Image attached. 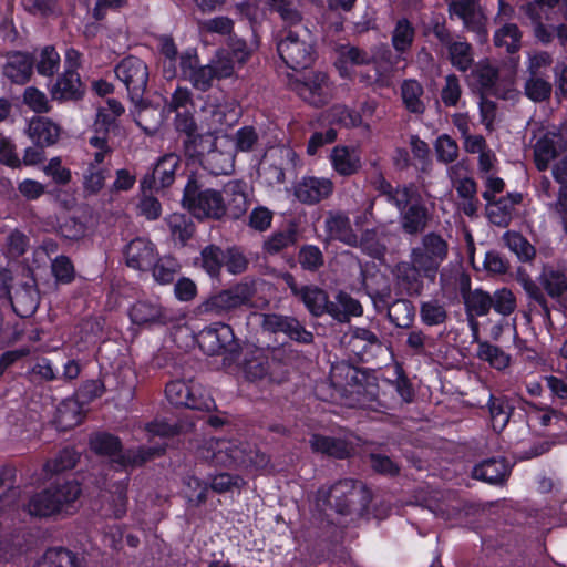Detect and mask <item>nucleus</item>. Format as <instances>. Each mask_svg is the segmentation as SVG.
<instances>
[{
    "mask_svg": "<svg viewBox=\"0 0 567 567\" xmlns=\"http://www.w3.org/2000/svg\"><path fill=\"white\" fill-rule=\"evenodd\" d=\"M506 246L514 252L520 260H530L535 255L534 247L517 233H506L504 235Z\"/></svg>",
    "mask_w": 567,
    "mask_h": 567,
    "instance_id": "54",
    "label": "nucleus"
},
{
    "mask_svg": "<svg viewBox=\"0 0 567 567\" xmlns=\"http://www.w3.org/2000/svg\"><path fill=\"white\" fill-rule=\"evenodd\" d=\"M269 361L262 349H255L250 354H246L243 372L248 381H258L267 378Z\"/></svg>",
    "mask_w": 567,
    "mask_h": 567,
    "instance_id": "37",
    "label": "nucleus"
},
{
    "mask_svg": "<svg viewBox=\"0 0 567 567\" xmlns=\"http://www.w3.org/2000/svg\"><path fill=\"white\" fill-rule=\"evenodd\" d=\"M61 126L45 116H33L28 124L27 134L40 147L55 144L61 135Z\"/></svg>",
    "mask_w": 567,
    "mask_h": 567,
    "instance_id": "24",
    "label": "nucleus"
},
{
    "mask_svg": "<svg viewBox=\"0 0 567 567\" xmlns=\"http://www.w3.org/2000/svg\"><path fill=\"white\" fill-rule=\"evenodd\" d=\"M204 122L209 134H218L225 127L237 122L238 112L233 103L218 99H208L202 109Z\"/></svg>",
    "mask_w": 567,
    "mask_h": 567,
    "instance_id": "16",
    "label": "nucleus"
},
{
    "mask_svg": "<svg viewBox=\"0 0 567 567\" xmlns=\"http://www.w3.org/2000/svg\"><path fill=\"white\" fill-rule=\"evenodd\" d=\"M326 229L329 236L338 239L349 246H357L359 243L358 236L350 225L349 218L343 214H334L326 219Z\"/></svg>",
    "mask_w": 567,
    "mask_h": 567,
    "instance_id": "35",
    "label": "nucleus"
},
{
    "mask_svg": "<svg viewBox=\"0 0 567 567\" xmlns=\"http://www.w3.org/2000/svg\"><path fill=\"white\" fill-rule=\"evenodd\" d=\"M362 307L360 302L344 292H340L336 297V301L331 302L330 316L340 322H344L350 316H361Z\"/></svg>",
    "mask_w": 567,
    "mask_h": 567,
    "instance_id": "41",
    "label": "nucleus"
},
{
    "mask_svg": "<svg viewBox=\"0 0 567 567\" xmlns=\"http://www.w3.org/2000/svg\"><path fill=\"white\" fill-rule=\"evenodd\" d=\"M75 556L62 548H52L44 553L35 567H76Z\"/></svg>",
    "mask_w": 567,
    "mask_h": 567,
    "instance_id": "50",
    "label": "nucleus"
},
{
    "mask_svg": "<svg viewBox=\"0 0 567 567\" xmlns=\"http://www.w3.org/2000/svg\"><path fill=\"white\" fill-rule=\"evenodd\" d=\"M332 192L333 183L326 177L306 176L295 186L296 197L307 205H313L328 198Z\"/></svg>",
    "mask_w": 567,
    "mask_h": 567,
    "instance_id": "22",
    "label": "nucleus"
},
{
    "mask_svg": "<svg viewBox=\"0 0 567 567\" xmlns=\"http://www.w3.org/2000/svg\"><path fill=\"white\" fill-rule=\"evenodd\" d=\"M179 69L183 78L189 81L193 86L200 91H207L216 79L210 64L199 65L195 49L185 50L178 58Z\"/></svg>",
    "mask_w": 567,
    "mask_h": 567,
    "instance_id": "18",
    "label": "nucleus"
},
{
    "mask_svg": "<svg viewBox=\"0 0 567 567\" xmlns=\"http://www.w3.org/2000/svg\"><path fill=\"white\" fill-rule=\"evenodd\" d=\"M124 106L117 100H106L105 105L97 109L94 132L99 130L100 134L105 132V136H107L109 128L115 123L116 118L124 113Z\"/></svg>",
    "mask_w": 567,
    "mask_h": 567,
    "instance_id": "39",
    "label": "nucleus"
},
{
    "mask_svg": "<svg viewBox=\"0 0 567 567\" xmlns=\"http://www.w3.org/2000/svg\"><path fill=\"white\" fill-rule=\"evenodd\" d=\"M357 484L352 480H343L330 487L326 502L340 514H347L358 496Z\"/></svg>",
    "mask_w": 567,
    "mask_h": 567,
    "instance_id": "26",
    "label": "nucleus"
},
{
    "mask_svg": "<svg viewBox=\"0 0 567 567\" xmlns=\"http://www.w3.org/2000/svg\"><path fill=\"white\" fill-rule=\"evenodd\" d=\"M261 317V326L269 332H282L299 343L308 344L313 341L312 332L306 330L296 318L276 313L262 315Z\"/></svg>",
    "mask_w": 567,
    "mask_h": 567,
    "instance_id": "21",
    "label": "nucleus"
},
{
    "mask_svg": "<svg viewBox=\"0 0 567 567\" xmlns=\"http://www.w3.org/2000/svg\"><path fill=\"white\" fill-rule=\"evenodd\" d=\"M254 295V285L243 281L212 295L198 306L197 310L202 315L225 316L239 308L250 307Z\"/></svg>",
    "mask_w": 567,
    "mask_h": 567,
    "instance_id": "4",
    "label": "nucleus"
},
{
    "mask_svg": "<svg viewBox=\"0 0 567 567\" xmlns=\"http://www.w3.org/2000/svg\"><path fill=\"white\" fill-rule=\"evenodd\" d=\"M81 80L73 70H65L50 89L53 100L65 101L78 99L81 94Z\"/></svg>",
    "mask_w": 567,
    "mask_h": 567,
    "instance_id": "33",
    "label": "nucleus"
},
{
    "mask_svg": "<svg viewBox=\"0 0 567 567\" xmlns=\"http://www.w3.org/2000/svg\"><path fill=\"white\" fill-rule=\"evenodd\" d=\"M492 308L502 316H509L516 309V298L507 288L497 289L492 296Z\"/></svg>",
    "mask_w": 567,
    "mask_h": 567,
    "instance_id": "58",
    "label": "nucleus"
},
{
    "mask_svg": "<svg viewBox=\"0 0 567 567\" xmlns=\"http://www.w3.org/2000/svg\"><path fill=\"white\" fill-rule=\"evenodd\" d=\"M290 87L305 102L313 106L324 105L332 97L331 83L327 74L319 71H311L301 76L291 79Z\"/></svg>",
    "mask_w": 567,
    "mask_h": 567,
    "instance_id": "9",
    "label": "nucleus"
},
{
    "mask_svg": "<svg viewBox=\"0 0 567 567\" xmlns=\"http://www.w3.org/2000/svg\"><path fill=\"white\" fill-rule=\"evenodd\" d=\"M509 468L503 458L486 460L473 468V476L489 484L503 483Z\"/></svg>",
    "mask_w": 567,
    "mask_h": 567,
    "instance_id": "34",
    "label": "nucleus"
},
{
    "mask_svg": "<svg viewBox=\"0 0 567 567\" xmlns=\"http://www.w3.org/2000/svg\"><path fill=\"white\" fill-rule=\"evenodd\" d=\"M117 79L126 86L132 100L141 97L148 81L147 65L138 58L128 56L115 68Z\"/></svg>",
    "mask_w": 567,
    "mask_h": 567,
    "instance_id": "13",
    "label": "nucleus"
},
{
    "mask_svg": "<svg viewBox=\"0 0 567 567\" xmlns=\"http://www.w3.org/2000/svg\"><path fill=\"white\" fill-rule=\"evenodd\" d=\"M395 274L398 278L405 282L409 288H416L420 284L421 277L423 275V270L412 261L410 258V262L403 261L396 265Z\"/></svg>",
    "mask_w": 567,
    "mask_h": 567,
    "instance_id": "62",
    "label": "nucleus"
},
{
    "mask_svg": "<svg viewBox=\"0 0 567 567\" xmlns=\"http://www.w3.org/2000/svg\"><path fill=\"white\" fill-rule=\"evenodd\" d=\"M423 87L416 80H405L401 85V96L405 107L412 113H423Z\"/></svg>",
    "mask_w": 567,
    "mask_h": 567,
    "instance_id": "43",
    "label": "nucleus"
},
{
    "mask_svg": "<svg viewBox=\"0 0 567 567\" xmlns=\"http://www.w3.org/2000/svg\"><path fill=\"white\" fill-rule=\"evenodd\" d=\"M375 60L374 55L355 47H341L336 61V66L342 78L352 75V68L355 65L369 64Z\"/></svg>",
    "mask_w": 567,
    "mask_h": 567,
    "instance_id": "32",
    "label": "nucleus"
},
{
    "mask_svg": "<svg viewBox=\"0 0 567 567\" xmlns=\"http://www.w3.org/2000/svg\"><path fill=\"white\" fill-rule=\"evenodd\" d=\"M567 147V127L545 132L535 143L534 159L538 171H546L550 162Z\"/></svg>",
    "mask_w": 567,
    "mask_h": 567,
    "instance_id": "12",
    "label": "nucleus"
},
{
    "mask_svg": "<svg viewBox=\"0 0 567 567\" xmlns=\"http://www.w3.org/2000/svg\"><path fill=\"white\" fill-rule=\"evenodd\" d=\"M179 166V157L169 153L164 155L158 159L156 165L153 168L152 181L144 178L142 181L143 187H152V186H161L166 187L169 186L175 178V173L177 167Z\"/></svg>",
    "mask_w": 567,
    "mask_h": 567,
    "instance_id": "27",
    "label": "nucleus"
},
{
    "mask_svg": "<svg viewBox=\"0 0 567 567\" xmlns=\"http://www.w3.org/2000/svg\"><path fill=\"white\" fill-rule=\"evenodd\" d=\"M447 256V244L437 234L429 233L422 237L419 246L412 248L410 258L422 270L424 277L434 279L441 264Z\"/></svg>",
    "mask_w": 567,
    "mask_h": 567,
    "instance_id": "8",
    "label": "nucleus"
},
{
    "mask_svg": "<svg viewBox=\"0 0 567 567\" xmlns=\"http://www.w3.org/2000/svg\"><path fill=\"white\" fill-rule=\"evenodd\" d=\"M90 446L95 453L110 456L113 462L122 467H126L127 465H141L162 452L161 447H154L147 450L141 449L137 453L127 451L125 454H122L118 439L106 433L92 435Z\"/></svg>",
    "mask_w": 567,
    "mask_h": 567,
    "instance_id": "7",
    "label": "nucleus"
},
{
    "mask_svg": "<svg viewBox=\"0 0 567 567\" xmlns=\"http://www.w3.org/2000/svg\"><path fill=\"white\" fill-rule=\"evenodd\" d=\"M522 32L514 23H504L494 33V44L507 52H516L520 48Z\"/></svg>",
    "mask_w": 567,
    "mask_h": 567,
    "instance_id": "44",
    "label": "nucleus"
},
{
    "mask_svg": "<svg viewBox=\"0 0 567 567\" xmlns=\"http://www.w3.org/2000/svg\"><path fill=\"white\" fill-rule=\"evenodd\" d=\"M166 220L172 235L181 243H185L193 235V224L185 215L172 214Z\"/></svg>",
    "mask_w": 567,
    "mask_h": 567,
    "instance_id": "57",
    "label": "nucleus"
},
{
    "mask_svg": "<svg viewBox=\"0 0 567 567\" xmlns=\"http://www.w3.org/2000/svg\"><path fill=\"white\" fill-rule=\"evenodd\" d=\"M80 494L79 483L66 481L52 488L33 494L24 504V507L30 515L39 517H49L62 513L69 514Z\"/></svg>",
    "mask_w": 567,
    "mask_h": 567,
    "instance_id": "3",
    "label": "nucleus"
},
{
    "mask_svg": "<svg viewBox=\"0 0 567 567\" xmlns=\"http://www.w3.org/2000/svg\"><path fill=\"white\" fill-rule=\"evenodd\" d=\"M539 282L551 298H559L567 291V275L560 270L545 268Z\"/></svg>",
    "mask_w": 567,
    "mask_h": 567,
    "instance_id": "42",
    "label": "nucleus"
},
{
    "mask_svg": "<svg viewBox=\"0 0 567 567\" xmlns=\"http://www.w3.org/2000/svg\"><path fill=\"white\" fill-rule=\"evenodd\" d=\"M434 147L437 159L445 164L452 163L457 158V143L446 134L437 137Z\"/></svg>",
    "mask_w": 567,
    "mask_h": 567,
    "instance_id": "64",
    "label": "nucleus"
},
{
    "mask_svg": "<svg viewBox=\"0 0 567 567\" xmlns=\"http://www.w3.org/2000/svg\"><path fill=\"white\" fill-rule=\"evenodd\" d=\"M329 118L331 123L339 124L344 127H358L363 125L361 114L342 104L333 105L329 110ZM364 127L369 128V125L364 124Z\"/></svg>",
    "mask_w": 567,
    "mask_h": 567,
    "instance_id": "47",
    "label": "nucleus"
},
{
    "mask_svg": "<svg viewBox=\"0 0 567 567\" xmlns=\"http://www.w3.org/2000/svg\"><path fill=\"white\" fill-rule=\"evenodd\" d=\"M198 344L207 354H218L221 351L233 353L237 350L233 329L225 323H215L198 333Z\"/></svg>",
    "mask_w": 567,
    "mask_h": 567,
    "instance_id": "15",
    "label": "nucleus"
},
{
    "mask_svg": "<svg viewBox=\"0 0 567 567\" xmlns=\"http://www.w3.org/2000/svg\"><path fill=\"white\" fill-rule=\"evenodd\" d=\"M476 355L480 360L488 362V364L497 370H503L509 365L511 357L501 348L489 342H478Z\"/></svg>",
    "mask_w": 567,
    "mask_h": 567,
    "instance_id": "45",
    "label": "nucleus"
},
{
    "mask_svg": "<svg viewBox=\"0 0 567 567\" xmlns=\"http://www.w3.org/2000/svg\"><path fill=\"white\" fill-rule=\"evenodd\" d=\"M559 4L558 0H533L520 7V10L530 20L534 37L543 44H549L554 40V32L543 22L540 9H551Z\"/></svg>",
    "mask_w": 567,
    "mask_h": 567,
    "instance_id": "23",
    "label": "nucleus"
},
{
    "mask_svg": "<svg viewBox=\"0 0 567 567\" xmlns=\"http://www.w3.org/2000/svg\"><path fill=\"white\" fill-rule=\"evenodd\" d=\"M414 28L406 19H400L392 31V45L395 51L404 53L414 39Z\"/></svg>",
    "mask_w": 567,
    "mask_h": 567,
    "instance_id": "49",
    "label": "nucleus"
},
{
    "mask_svg": "<svg viewBox=\"0 0 567 567\" xmlns=\"http://www.w3.org/2000/svg\"><path fill=\"white\" fill-rule=\"evenodd\" d=\"M297 161V154L291 147H271L260 163V177L268 185L281 184L285 181V171L293 168Z\"/></svg>",
    "mask_w": 567,
    "mask_h": 567,
    "instance_id": "11",
    "label": "nucleus"
},
{
    "mask_svg": "<svg viewBox=\"0 0 567 567\" xmlns=\"http://www.w3.org/2000/svg\"><path fill=\"white\" fill-rule=\"evenodd\" d=\"M330 161L333 169L342 176L352 175L361 167L360 154L355 147L341 145L333 147Z\"/></svg>",
    "mask_w": 567,
    "mask_h": 567,
    "instance_id": "29",
    "label": "nucleus"
},
{
    "mask_svg": "<svg viewBox=\"0 0 567 567\" xmlns=\"http://www.w3.org/2000/svg\"><path fill=\"white\" fill-rule=\"evenodd\" d=\"M313 452L326 454L337 458L348 457L353 452L351 442L343 439L315 434L310 439Z\"/></svg>",
    "mask_w": 567,
    "mask_h": 567,
    "instance_id": "30",
    "label": "nucleus"
},
{
    "mask_svg": "<svg viewBox=\"0 0 567 567\" xmlns=\"http://www.w3.org/2000/svg\"><path fill=\"white\" fill-rule=\"evenodd\" d=\"M183 206L198 219H218L226 213V204L221 194L214 189L199 192L195 182H189L186 185Z\"/></svg>",
    "mask_w": 567,
    "mask_h": 567,
    "instance_id": "6",
    "label": "nucleus"
},
{
    "mask_svg": "<svg viewBox=\"0 0 567 567\" xmlns=\"http://www.w3.org/2000/svg\"><path fill=\"white\" fill-rule=\"evenodd\" d=\"M246 185L241 181H230L224 187V193L228 198L226 210L235 218L240 217L248 208Z\"/></svg>",
    "mask_w": 567,
    "mask_h": 567,
    "instance_id": "38",
    "label": "nucleus"
},
{
    "mask_svg": "<svg viewBox=\"0 0 567 567\" xmlns=\"http://www.w3.org/2000/svg\"><path fill=\"white\" fill-rule=\"evenodd\" d=\"M22 97L23 103L35 113H47L51 109L45 93L34 86L27 87Z\"/></svg>",
    "mask_w": 567,
    "mask_h": 567,
    "instance_id": "61",
    "label": "nucleus"
},
{
    "mask_svg": "<svg viewBox=\"0 0 567 567\" xmlns=\"http://www.w3.org/2000/svg\"><path fill=\"white\" fill-rule=\"evenodd\" d=\"M165 393L167 400L174 405L205 411L215 408L213 398L199 384L192 381H172L166 385Z\"/></svg>",
    "mask_w": 567,
    "mask_h": 567,
    "instance_id": "10",
    "label": "nucleus"
},
{
    "mask_svg": "<svg viewBox=\"0 0 567 567\" xmlns=\"http://www.w3.org/2000/svg\"><path fill=\"white\" fill-rule=\"evenodd\" d=\"M131 321L140 327L164 326L173 321L171 311L157 299H140L128 311Z\"/></svg>",
    "mask_w": 567,
    "mask_h": 567,
    "instance_id": "17",
    "label": "nucleus"
},
{
    "mask_svg": "<svg viewBox=\"0 0 567 567\" xmlns=\"http://www.w3.org/2000/svg\"><path fill=\"white\" fill-rule=\"evenodd\" d=\"M158 51L163 66V74L166 79H174L177 75V48L171 37L158 38Z\"/></svg>",
    "mask_w": 567,
    "mask_h": 567,
    "instance_id": "40",
    "label": "nucleus"
},
{
    "mask_svg": "<svg viewBox=\"0 0 567 567\" xmlns=\"http://www.w3.org/2000/svg\"><path fill=\"white\" fill-rule=\"evenodd\" d=\"M156 255L154 245L148 239L138 237L126 246V265L137 270H146L156 260Z\"/></svg>",
    "mask_w": 567,
    "mask_h": 567,
    "instance_id": "25",
    "label": "nucleus"
},
{
    "mask_svg": "<svg viewBox=\"0 0 567 567\" xmlns=\"http://www.w3.org/2000/svg\"><path fill=\"white\" fill-rule=\"evenodd\" d=\"M465 169L462 163H457L449 168V175L451 179L455 183V188L460 197L463 199L474 198L476 197V184L472 178L464 177L458 178L460 171Z\"/></svg>",
    "mask_w": 567,
    "mask_h": 567,
    "instance_id": "55",
    "label": "nucleus"
},
{
    "mask_svg": "<svg viewBox=\"0 0 567 567\" xmlns=\"http://www.w3.org/2000/svg\"><path fill=\"white\" fill-rule=\"evenodd\" d=\"M33 70V59L22 52H14L8 56L3 66V74L17 84L29 81Z\"/></svg>",
    "mask_w": 567,
    "mask_h": 567,
    "instance_id": "31",
    "label": "nucleus"
},
{
    "mask_svg": "<svg viewBox=\"0 0 567 567\" xmlns=\"http://www.w3.org/2000/svg\"><path fill=\"white\" fill-rule=\"evenodd\" d=\"M450 59L457 70L464 72L473 64L471 45L467 42L456 41L449 47Z\"/></svg>",
    "mask_w": 567,
    "mask_h": 567,
    "instance_id": "52",
    "label": "nucleus"
},
{
    "mask_svg": "<svg viewBox=\"0 0 567 567\" xmlns=\"http://www.w3.org/2000/svg\"><path fill=\"white\" fill-rule=\"evenodd\" d=\"M480 0H450L451 16L457 17L464 27L476 34L480 42L487 39L486 17L478 4Z\"/></svg>",
    "mask_w": 567,
    "mask_h": 567,
    "instance_id": "14",
    "label": "nucleus"
},
{
    "mask_svg": "<svg viewBox=\"0 0 567 567\" xmlns=\"http://www.w3.org/2000/svg\"><path fill=\"white\" fill-rule=\"evenodd\" d=\"M197 457L220 466L264 467L268 463L265 454L252 450L250 444L233 440H205L197 447Z\"/></svg>",
    "mask_w": 567,
    "mask_h": 567,
    "instance_id": "2",
    "label": "nucleus"
},
{
    "mask_svg": "<svg viewBox=\"0 0 567 567\" xmlns=\"http://www.w3.org/2000/svg\"><path fill=\"white\" fill-rule=\"evenodd\" d=\"M78 458L79 456L74 450L64 449L54 458L47 462L45 470L50 473L71 470L75 466Z\"/></svg>",
    "mask_w": 567,
    "mask_h": 567,
    "instance_id": "60",
    "label": "nucleus"
},
{
    "mask_svg": "<svg viewBox=\"0 0 567 567\" xmlns=\"http://www.w3.org/2000/svg\"><path fill=\"white\" fill-rule=\"evenodd\" d=\"M330 383L334 390L331 394L332 400L348 399L352 395H360L362 385L359 383V372L352 365L346 362L332 364L330 370Z\"/></svg>",
    "mask_w": 567,
    "mask_h": 567,
    "instance_id": "20",
    "label": "nucleus"
},
{
    "mask_svg": "<svg viewBox=\"0 0 567 567\" xmlns=\"http://www.w3.org/2000/svg\"><path fill=\"white\" fill-rule=\"evenodd\" d=\"M277 50L282 61L293 70L308 68L315 59L313 45L307 29L286 31L278 42Z\"/></svg>",
    "mask_w": 567,
    "mask_h": 567,
    "instance_id": "5",
    "label": "nucleus"
},
{
    "mask_svg": "<svg viewBox=\"0 0 567 567\" xmlns=\"http://www.w3.org/2000/svg\"><path fill=\"white\" fill-rule=\"evenodd\" d=\"M60 65V55L53 47H45L37 62V71L43 76H52Z\"/></svg>",
    "mask_w": 567,
    "mask_h": 567,
    "instance_id": "59",
    "label": "nucleus"
},
{
    "mask_svg": "<svg viewBox=\"0 0 567 567\" xmlns=\"http://www.w3.org/2000/svg\"><path fill=\"white\" fill-rule=\"evenodd\" d=\"M235 154L230 136L220 134L214 138V147L204 158L205 167L214 175L229 174L234 169Z\"/></svg>",
    "mask_w": 567,
    "mask_h": 567,
    "instance_id": "19",
    "label": "nucleus"
},
{
    "mask_svg": "<svg viewBox=\"0 0 567 567\" xmlns=\"http://www.w3.org/2000/svg\"><path fill=\"white\" fill-rule=\"evenodd\" d=\"M80 405L75 400H65L59 408L56 413V422L61 429H71L81 422Z\"/></svg>",
    "mask_w": 567,
    "mask_h": 567,
    "instance_id": "51",
    "label": "nucleus"
},
{
    "mask_svg": "<svg viewBox=\"0 0 567 567\" xmlns=\"http://www.w3.org/2000/svg\"><path fill=\"white\" fill-rule=\"evenodd\" d=\"M225 260V255L216 246H207L202 250V266L210 276H217Z\"/></svg>",
    "mask_w": 567,
    "mask_h": 567,
    "instance_id": "56",
    "label": "nucleus"
},
{
    "mask_svg": "<svg viewBox=\"0 0 567 567\" xmlns=\"http://www.w3.org/2000/svg\"><path fill=\"white\" fill-rule=\"evenodd\" d=\"M306 308L311 315L319 317L323 313L330 315L331 302L327 293L316 286H305L300 288L299 296Z\"/></svg>",
    "mask_w": 567,
    "mask_h": 567,
    "instance_id": "36",
    "label": "nucleus"
},
{
    "mask_svg": "<svg viewBox=\"0 0 567 567\" xmlns=\"http://www.w3.org/2000/svg\"><path fill=\"white\" fill-rule=\"evenodd\" d=\"M379 189L381 196L399 209L400 223L406 234L415 235L426 228L431 214L414 185L393 187L381 181Z\"/></svg>",
    "mask_w": 567,
    "mask_h": 567,
    "instance_id": "1",
    "label": "nucleus"
},
{
    "mask_svg": "<svg viewBox=\"0 0 567 567\" xmlns=\"http://www.w3.org/2000/svg\"><path fill=\"white\" fill-rule=\"evenodd\" d=\"M488 405L492 426L495 431L501 432L509 421L512 408L505 398H495L493 395L489 398Z\"/></svg>",
    "mask_w": 567,
    "mask_h": 567,
    "instance_id": "48",
    "label": "nucleus"
},
{
    "mask_svg": "<svg viewBox=\"0 0 567 567\" xmlns=\"http://www.w3.org/2000/svg\"><path fill=\"white\" fill-rule=\"evenodd\" d=\"M209 64L214 70L216 79L231 76L236 68V63L233 61L228 50L218 51Z\"/></svg>",
    "mask_w": 567,
    "mask_h": 567,
    "instance_id": "63",
    "label": "nucleus"
},
{
    "mask_svg": "<svg viewBox=\"0 0 567 567\" xmlns=\"http://www.w3.org/2000/svg\"><path fill=\"white\" fill-rule=\"evenodd\" d=\"M522 202L519 193H511L498 200L486 203L487 216L494 225L507 226L513 217L515 205Z\"/></svg>",
    "mask_w": 567,
    "mask_h": 567,
    "instance_id": "28",
    "label": "nucleus"
},
{
    "mask_svg": "<svg viewBox=\"0 0 567 567\" xmlns=\"http://www.w3.org/2000/svg\"><path fill=\"white\" fill-rule=\"evenodd\" d=\"M153 278L161 285H167L173 281L179 269L178 262L172 257H162L152 265Z\"/></svg>",
    "mask_w": 567,
    "mask_h": 567,
    "instance_id": "53",
    "label": "nucleus"
},
{
    "mask_svg": "<svg viewBox=\"0 0 567 567\" xmlns=\"http://www.w3.org/2000/svg\"><path fill=\"white\" fill-rule=\"evenodd\" d=\"M464 303L468 316H486L492 308V296L483 290L476 289L464 297Z\"/></svg>",
    "mask_w": 567,
    "mask_h": 567,
    "instance_id": "46",
    "label": "nucleus"
}]
</instances>
